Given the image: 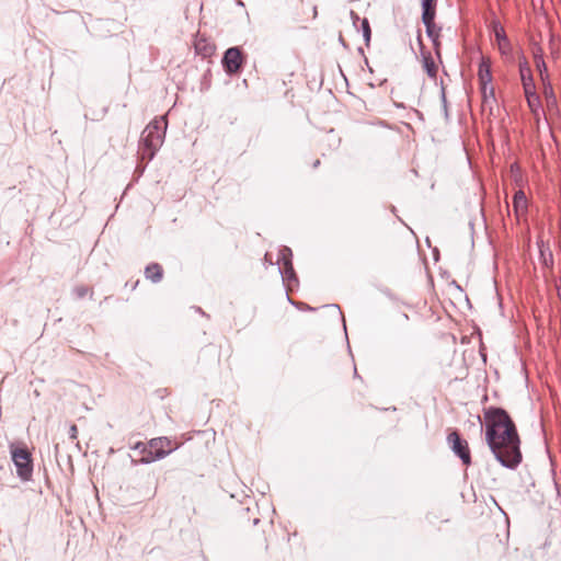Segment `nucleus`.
<instances>
[{
    "label": "nucleus",
    "mask_w": 561,
    "mask_h": 561,
    "mask_svg": "<svg viewBox=\"0 0 561 561\" xmlns=\"http://www.w3.org/2000/svg\"><path fill=\"white\" fill-rule=\"evenodd\" d=\"M436 55L439 57L440 42L439 38L432 39Z\"/></svg>",
    "instance_id": "25"
},
{
    "label": "nucleus",
    "mask_w": 561,
    "mask_h": 561,
    "mask_svg": "<svg viewBox=\"0 0 561 561\" xmlns=\"http://www.w3.org/2000/svg\"><path fill=\"white\" fill-rule=\"evenodd\" d=\"M495 37L499 42V46L502 47V42L507 44V38L505 36V33H504V30L503 28H496L495 30Z\"/></svg>",
    "instance_id": "21"
},
{
    "label": "nucleus",
    "mask_w": 561,
    "mask_h": 561,
    "mask_svg": "<svg viewBox=\"0 0 561 561\" xmlns=\"http://www.w3.org/2000/svg\"><path fill=\"white\" fill-rule=\"evenodd\" d=\"M527 197L525 193L519 190L515 193L513 198V208L517 217H520L527 211Z\"/></svg>",
    "instance_id": "9"
},
{
    "label": "nucleus",
    "mask_w": 561,
    "mask_h": 561,
    "mask_svg": "<svg viewBox=\"0 0 561 561\" xmlns=\"http://www.w3.org/2000/svg\"><path fill=\"white\" fill-rule=\"evenodd\" d=\"M507 44L503 43L502 42V47H500L501 49H504V47L506 46Z\"/></svg>",
    "instance_id": "26"
},
{
    "label": "nucleus",
    "mask_w": 561,
    "mask_h": 561,
    "mask_svg": "<svg viewBox=\"0 0 561 561\" xmlns=\"http://www.w3.org/2000/svg\"><path fill=\"white\" fill-rule=\"evenodd\" d=\"M291 256H293L291 250L287 247H283L279 250L278 263L282 262L283 266L286 265V263H291Z\"/></svg>",
    "instance_id": "18"
},
{
    "label": "nucleus",
    "mask_w": 561,
    "mask_h": 561,
    "mask_svg": "<svg viewBox=\"0 0 561 561\" xmlns=\"http://www.w3.org/2000/svg\"><path fill=\"white\" fill-rule=\"evenodd\" d=\"M417 41L421 47V54H422V61H423V68L426 71L427 76L432 79H435L437 76V65L434 61V58L432 57L430 51L424 50V46L421 38V33H419Z\"/></svg>",
    "instance_id": "7"
},
{
    "label": "nucleus",
    "mask_w": 561,
    "mask_h": 561,
    "mask_svg": "<svg viewBox=\"0 0 561 561\" xmlns=\"http://www.w3.org/2000/svg\"><path fill=\"white\" fill-rule=\"evenodd\" d=\"M242 62V57L239 48H229L224 56L222 64L226 71L229 73H236L239 71Z\"/></svg>",
    "instance_id": "6"
},
{
    "label": "nucleus",
    "mask_w": 561,
    "mask_h": 561,
    "mask_svg": "<svg viewBox=\"0 0 561 561\" xmlns=\"http://www.w3.org/2000/svg\"><path fill=\"white\" fill-rule=\"evenodd\" d=\"M519 75L523 83L524 92L535 90V82L531 75V69L526 60L519 61Z\"/></svg>",
    "instance_id": "8"
},
{
    "label": "nucleus",
    "mask_w": 561,
    "mask_h": 561,
    "mask_svg": "<svg viewBox=\"0 0 561 561\" xmlns=\"http://www.w3.org/2000/svg\"><path fill=\"white\" fill-rule=\"evenodd\" d=\"M11 457L14 466L16 467V473L22 480H28L32 476L33 466L31 454L26 448L15 447L11 445Z\"/></svg>",
    "instance_id": "3"
},
{
    "label": "nucleus",
    "mask_w": 561,
    "mask_h": 561,
    "mask_svg": "<svg viewBox=\"0 0 561 561\" xmlns=\"http://www.w3.org/2000/svg\"><path fill=\"white\" fill-rule=\"evenodd\" d=\"M280 272H282V275H283V278L286 279V280H296V275H295V271H294V267H293V263H286V265H284L283 267H279Z\"/></svg>",
    "instance_id": "17"
},
{
    "label": "nucleus",
    "mask_w": 561,
    "mask_h": 561,
    "mask_svg": "<svg viewBox=\"0 0 561 561\" xmlns=\"http://www.w3.org/2000/svg\"><path fill=\"white\" fill-rule=\"evenodd\" d=\"M478 75H479V80H480V83L482 87V93H483L484 98H486V91H488L489 84L491 83V80H492L489 65H486L484 61H482L480 64Z\"/></svg>",
    "instance_id": "10"
},
{
    "label": "nucleus",
    "mask_w": 561,
    "mask_h": 561,
    "mask_svg": "<svg viewBox=\"0 0 561 561\" xmlns=\"http://www.w3.org/2000/svg\"><path fill=\"white\" fill-rule=\"evenodd\" d=\"M89 293V288L85 286H78L73 289V294L77 296V298H83Z\"/></svg>",
    "instance_id": "22"
},
{
    "label": "nucleus",
    "mask_w": 561,
    "mask_h": 561,
    "mask_svg": "<svg viewBox=\"0 0 561 561\" xmlns=\"http://www.w3.org/2000/svg\"><path fill=\"white\" fill-rule=\"evenodd\" d=\"M485 439L495 458L507 468L522 461L520 440L516 426L507 412L501 408L484 411Z\"/></svg>",
    "instance_id": "1"
},
{
    "label": "nucleus",
    "mask_w": 561,
    "mask_h": 561,
    "mask_svg": "<svg viewBox=\"0 0 561 561\" xmlns=\"http://www.w3.org/2000/svg\"><path fill=\"white\" fill-rule=\"evenodd\" d=\"M176 446H172V443L167 437H158L152 438L150 440V450L149 455L141 457L140 461L144 463H149L157 459L164 458L168 454L173 451Z\"/></svg>",
    "instance_id": "4"
},
{
    "label": "nucleus",
    "mask_w": 561,
    "mask_h": 561,
    "mask_svg": "<svg viewBox=\"0 0 561 561\" xmlns=\"http://www.w3.org/2000/svg\"><path fill=\"white\" fill-rule=\"evenodd\" d=\"M134 449H137L141 453V457L146 456V455H149V450H150V443L148 445L144 444V443H137L135 446H134Z\"/></svg>",
    "instance_id": "20"
},
{
    "label": "nucleus",
    "mask_w": 561,
    "mask_h": 561,
    "mask_svg": "<svg viewBox=\"0 0 561 561\" xmlns=\"http://www.w3.org/2000/svg\"><path fill=\"white\" fill-rule=\"evenodd\" d=\"M543 95L547 101V108L550 113L557 110V99L550 82L543 85Z\"/></svg>",
    "instance_id": "13"
},
{
    "label": "nucleus",
    "mask_w": 561,
    "mask_h": 561,
    "mask_svg": "<svg viewBox=\"0 0 561 561\" xmlns=\"http://www.w3.org/2000/svg\"><path fill=\"white\" fill-rule=\"evenodd\" d=\"M69 435L72 440L77 439L78 436V427L76 425H71L69 430Z\"/></svg>",
    "instance_id": "24"
},
{
    "label": "nucleus",
    "mask_w": 561,
    "mask_h": 561,
    "mask_svg": "<svg viewBox=\"0 0 561 561\" xmlns=\"http://www.w3.org/2000/svg\"><path fill=\"white\" fill-rule=\"evenodd\" d=\"M535 61H536V67L539 71L540 79L545 85L549 82V76H548V69H547L546 62L542 59V57L538 56V55L535 56Z\"/></svg>",
    "instance_id": "15"
},
{
    "label": "nucleus",
    "mask_w": 561,
    "mask_h": 561,
    "mask_svg": "<svg viewBox=\"0 0 561 561\" xmlns=\"http://www.w3.org/2000/svg\"><path fill=\"white\" fill-rule=\"evenodd\" d=\"M447 440L453 451L462 460V462L465 465H469L471 462V457L467 440L461 439L456 431L449 433Z\"/></svg>",
    "instance_id": "5"
},
{
    "label": "nucleus",
    "mask_w": 561,
    "mask_h": 561,
    "mask_svg": "<svg viewBox=\"0 0 561 561\" xmlns=\"http://www.w3.org/2000/svg\"><path fill=\"white\" fill-rule=\"evenodd\" d=\"M145 275L151 282L158 283L162 279L163 276L162 266L158 263H151L146 267Z\"/></svg>",
    "instance_id": "12"
},
{
    "label": "nucleus",
    "mask_w": 561,
    "mask_h": 561,
    "mask_svg": "<svg viewBox=\"0 0 561 561\" xmlns=\"http://www.w3.org/2000/svg\"><path fill=\"white\" fill-rule=\"evenodd\" d=\"M362 26H363V35H364V37H365L366 42H369L371 32H370V26H369V23H368L367 19L363 20Z\"/></svg>",
    "instance_id": "19"
},
{
    "label": "nucleus",
    "mask_w": 561,
    "mask_h": 561,
    "mask_svg": "<svg viewBox=\"0 0 561 561\" xmlns=\"http://www.w3.org/2000/svg\"><path fill=\"white\" fill-rule=\"evenodd\" d=\"M525 96L531 113L538 118L541 111L540 98L535 90L525 92Z\"/></svg>",
    "instance_id": "11"
},
{
    "label": "nucleus",
    "mask_w": 561,
    "mask_h": 561,
    "mask_svg": "<svg viewBox=\"0 0 561 561\" xmlns=\"http://www.w3.org/2000/svg\"><path fill=\"white\" fill-rule=\"evenodd\" d=\"M436 0H422V18L427 20L435 16Z\"/></svg>",
    "instance_id": "16"
},
{
    "label": "nucleus",
    "mask_w": 561,
    "mask_h": 561,
    "mask_svg": "<svg viewBox=\"0 0 561 561\" xmlns=\"http://www.w3.org/2000/svg\"><path fill=\"white\" fill-rule=\"evenodd\" d=\"M168 122L164 116L154 118L144 129L139 142L141 160L150 161L164 141Z\"/></svg>",
    "instance_id": "2"
},
{
    "label": "nucleus",
    "mask_w": 561,
    "mask_h": 561,
    "mask_svg": "<svg viewBox=\"0 0 561 561\" xmlns=\"http://www.w3.org/2000/svg\"><path fill=\"white\" fill-rule=\"evenodd\" d=\"M435 16H431L430 20L422 18V21L426 27L427 36L431 39L439 38L440 35V27H438L434 22Z\"/></svg>",
    "instance_id": "14"
},
{
    "label": "nucleus",
    "mask_w": 561,
    "mask_h": 561,
    "mask_svg": "<svg viewBox=\"0 0 561 561\" xmlns=\"http://www.w3.org/2000/svg\"><path fill=\"white\" fill-rule=\"evenodd\" d=\"M203 43H204V41H203V39H198V41H196V43H195V48H196V50H197L198 53H201V51L205 50V53H204V54L206 55V54H207V53H206V47H205V45H202Z\"/></svg>",
    "instance_id": "23"
}]
</instances>
